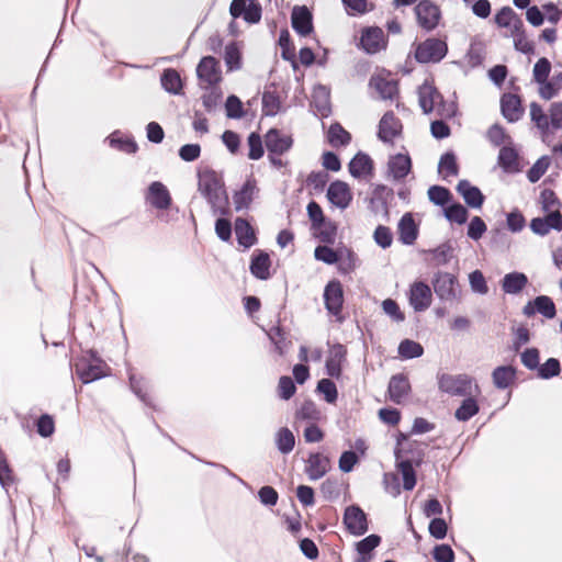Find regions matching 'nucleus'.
<instances>
[{
	"mask_svg": "<svg viewBox=\"0 0 562 562\" xmlns=\"http://www.w3.org/2000/svg\"><path fill=\"white\" fill-rule=\"evenodd\" d=\"M271 260L270 256L265 251H259L252 256L250 262V272L260 280L270 278Z\"/></svg>",
	"mask_w": 562,
	"mask_h": 562,
	"instance_id": "obj_29",
	"label": "nucleus"
},
{
	"mask_svg": "<svg viewBox=\"0 0 562 562\" xmlns=\"http://www.w3.org/2000/svg\"><path fill=\"white\" fill-rule=\"evenodd\" d=\"M457 191L463 196L465 203L479 209L484 202V195L477 187L471 186L468 180H461L457 186Z\"/></svg>",
	"mask_w": 562,
	"mask_h": 562,
	"instance_id": "obj_27",
	"label": "nucleus"
},
{
	"mask_svg": "<svg viewBox=\"0 0 562 562\" xmlns=\"http://www.w3.org/2000/svg\"><path fill=\"white\" fill-rule=\"evenodd\" d=\"M344 524L347 530L355 536H361L368 531L367 515L358 506H349L346 508Z\"/></svg>",
	"mask_w": 562,
	"mask_h": 562,
	"instance_id": "obj_15",
	"label": "nucleus"
},
{
	"mask_svg": "<svg viewBox=\"0 0 562 562\" xmlns=\"http://www.w3.org/2000/svg\"><path fill=\"white\" fill-rule=\"evenodd\" d=\"M369 85L384 100H394L398 97V81L392 78L391 72L385 69L373 74Z\"/></svg>",
	"mask_w": 562,
	"mask_h": 562,
	"instance_id": "obj_5",
	"label": "nucleus"
},
{
	"mask_svg": "<svg viewBox=\"0 0 562 562\" xmlns=\"http://www.w3.org/2000/svg\"><path fill=\"white\" fill-rule=\"evenodd\" d=\"M389 172L394 180L404 179L412 169V160L408 155L397 154L392 156L387 164Z\"/></svg>",
	"mask_w": 562,
	"mask_h": 562,
	"instance_id": "obj_26",
	"label": "nucleus"
},
{
	"mask_svg": "<svg viewBox=\"0 0 562 562\" xmlns=\"http://www.w3.org/2000/svg\"><path fill=\"white\" fill-rule=\"evenodd\" d=\"M403 130L402 122L392 111L384 113L379 123L378 137L384 143H393Z\"/></svg>",
	"mask_w": 562,
	"mask_h": 562,
	"instance_id": "obj_16",
	"label": "nucleus"
},
{
	"mask_svg": "<svg viewBox=\"0 0 562 562\" xmlns=\"http://www.w3.org/2000/svg\"><path fill=\"white\" fill-rule=\"evenodd\" d=\"M448 54L446 40L428 37L418 43L414 49V58L419 64H437Z\"/></svg>",
	"mask_w": 562,
	"mask_h": 562,
	"instance_id": "obj_2",
	"label": "nucleus"
},
{
	"mask_svg": "<svg viewBox=\"0 0 562 562\" xmlns=\"http://www.w3.org/2000/svg\"><path fill=\"white\" fill-rule=\"evenodd\" d=\"M327 138L333 147L346 146L351 140V135L339 123L329 126Z\"/></svg>",
	"mask_w": 562,
	"mask_h": 562,
	"instance_id": "obj_37",
	"label": "nucleus"
},
{
	"mask_svg": "<svg viewBox=\"0 0 562 562\" xmlns=\"http://www.w3.org/2000/svg\"><path fill=\"white\" fill-rule=\"evenodd\" d=\"M531 231L540 236L550 233L551 229L562 231V214L560 211H554L547 214L544 217H536L530 222Z\"/></svg>",
	"mask_w": 562,
	"mask_h": 562,
	"instance_id": "obj_19",
	"label": "nucleus"
},
{
	"mask_svg": "<svg viewBox=\"0 0 562 562\" xmlns=\"http://www.w3.org/2000/svg\"><path fill=\"white\" fill-rule=\"evenodd\" d=\"M562 89V72L549 78L539 87V95L544 100H550Z\"/></svg>",
	"mask_w": 562,
	"mask_h": 562,
	"instance_id": "obj_38",
	"label": "nucleus"
},
{
	"mask_svg": "<svg viewBox=\"0 0 562 562\" xmlns=\"http://www.w3.org/2000/svg\"><path fill=\"white\" fill-rule=\"evenodd\" d=\"M381 543V537L378 535H370L364 539L357 542L356 549L359 554H370Z\"/></svg>",
	"mask_w": 562,
	"mask_h": 562,
	"instance_id": "obj_63",
	"label": "nucleus"
},
{
	"mask_svg": "<svg viewBox=\"0 0 562 562\" xmlns=\"http://www.w3.org/2000/svg\"><path fill=\"white\" fill-rule=\"evenodd\" d=\"M428 198L436 205H445L451 200L452 195L447 188L432 186L428 189Z\"/></svg>",
	"mask_w": 562,
	"mask_h": 562,
	"instance_id": "obj_57",
	"label": "nucleus"
},
{
	"mask_svg": "<svg viewBox=\"0 0 562 562\" xmlns=\"http://www.w3.org/2000/svg\"><path fill=\"white\" fill-rule=\"evenodd\" d=\"M198 77L209 87L216 86L222 80V71L218 60L213 56L203 57L196 68Z\"/></svg>",
	"mask_w": 562,
	"mask_h": 562,
	"instance_id": "obj_10",
	"label": "nucleus"
},
{
	"mask_svg": "<svg viewBox=\"0 0 562 562\" xmlns=\"http://www.w3.org/2000/svg\"><path fill=\"white\" fill-rule=\"evenodd\" d=\"M440 101L441 93L436 88L427 86L420 89L419 104L425 113H432Z\"/></svg>",
	"mask_w": 562,
	"mask_h": 562,
	"instance_id": "obj_33",
	"label": "nucleus"
},
{
	"mask_svg": "<svg viewBox=\"0 0 562 562\" xmlns=\"http://www.w3.org/2000/svg\"><path fill=\"white\" fill-rule=\"evenodd\" d=\"M419 234L418 225L416 224L412 213H405L397 224L398 240L403 245L415 244Z\"/></svg>",
	"mask_w": 562,
	"mask_h": 562,
	"instance_id": "obj_22",
	"label": "nucleus"
},
{
	"mask_svg": "<svg viewBox=\"0 0 562 562\" xmlns=\"http://www.w3.org/2000/svg\"><path fill=\"white\" fill-rule=\"evenodd\" d=\"M498 165L507 172H515L519 169L517 150L512 146H503L498 154Z\"/></svg>",
	"mask_w": 562,
	"mask_h": 562,
	"instance_id": "obj_34",
	"label": "nucleus"
},
{
	"mask_svg": "<svg viewBox=\"0 0 562 562\" xmlns=\"http://www.w3.org/2000/svg\"><path fill=\"white\" fill-rule=\"evenodd\" d=\"M235 234L238 244L245 248H250L257 243L254 227L243 217H237L235 221Z\"/></svg>",
	"mask_w": 562,
	"mask_h": 562,
	"instance_id": "obj_25",
	"label": "nucleus"
},
{
	"mask_svg": "<svg viewBox=\"0 0 562 562\" xmlns=\"http://www.w3.org/2000/svg\"><path fill=\"white\" fill-rule=\"evenodd\" d=\"M408 300L416 312L426 311L432 302L430 286L422 281L414 282L409 289Z\"/></svg>",
	"mask_w": 562,
	"mask_h": 562,
	"instance_id": "obj_12",
	"label": "nucleus"
},
{
	"mask_svg": "<svg viewBox=\"0 0 562 562\" xmlns=\"http://www.w3.org/2000/svg\"><path fill=\"white\" fill-rule=\"evenodd\" d=\"M265 143L269 154L281 156L292 147L293 138L280 130L271 128L265 135Z\"/></svg>",
	"mask_w": 562,
	"mask_h": 562,
	"instance_id": "obj_14",
	"label": "nucleus"
},
{
	"mask_svg": "<svg viewBox=\"0 0 562 562\" xmlns=\"http://www.w3.org/2000/svg\"><path fill=\"white\" fill-rule=\"evenodd\" d=\"M110 145L126 154H135L138 150V145L132 137H115L112 135Z\"/></svg>",
	"mask_w": 562,
	"mask_h": 562,
	"instance_id": "obj_55",
	"label": "nucleus"
},
{
	"mask_svg": "<svg viewBox=\"0 0 562 562\" xmlns=\"http://www.w3.org/2000/svg\"><path fill=\"white\" fill-rule=\"evenodd\" d=\"M330 469V460L321 453H311L306 463V473L311 480L323 477Z\"/></svg>",
	"mask_w": 562,
	"mask_h": 562,
	"instance_id": "obj_24",
	"label": "nucleus"
},
{
	"mask_svg": "<svg viewBox=\"0 0 562 562\" xmlns=\"http://www.w3.org/2000/svg\"><path fill=\"white\" fill-rule=\"evenodd\" d=\"M279 45L281 47V57L284 60L295 63V46L291 40L288 30H282L279 36Z\"/></svg>",
	"mask_w": 562,
	"mask_h": 562,
	"instance_id": "obj_44",
	"label": "nucleus"
},
{
	"mask_svg": "<svg viewBox=\"0 0 562 562\" xmlns=\"http://www.w3.org/2000/svg\"><path fill=\"white\" fill-rule=\"evenodd\" d=\"M281 108L279 94L276 90H266L262 93V113L267 116L276 115Z\"/></svg>",
	"mask_w": 562,
	"mask_h": 562,
	"instance_id": "obj_42",
	"label": "nucleus"
},
{
	"mask_svg": "<svg viewBox=\"0 0 562 562\" xmlns=\"http://www.w3.org/2000/svg\"><path fill=\"white\" fill-rule=\"evenodd\" d=\"M291 22L293 30L301 36H307L313 32V16L305 5L294 7Z\"/></svg>",
	"mask_w": 562,
	"mask_h": 562,
	"instance_id": "obj_21",
	"label": "nucleus"
},
{
	"mask_svg": "<svg viewBox=\"0 0 562 562\" xmlns=\"http://www.w3.org/2000/svg\"><path fill=\"white\" fill-rule=\"evenodd\" d=\"M493 21L498 29L507 30L508 36H513L525 27L521 18L508 5L499 9Z\"/></svg>",
	"mask_w": 562,
	"mask_h": 562,
	"instance_id": "obj_9",
	"label": "nucleus"
},
{
	"mask_svg": "<svg viewBox=\"0 0 562 562\" xmlns=\"http://www.w3.org/2000/svg\"><path fill=\"white\" fill-rule=\"evenodd\" d=\"M540 202L542 209L548 214L554 211H560V202L555 192L551 189H544L540 194Z\"/></svg>",
	"mask_w": 562,
	"mask_h": 562,
	"instance_id": "obj_53",
	"label": "nucleus"
},
{
	"mask_svg": "<svg viewBox=\"0 0 562 562\" xmlns=\"http://www.w3.org/2000/svg\"><path fill=\"white\" fill-rule=\"evenodd\" d=\"M229 13L234 19L241 16L247 23L256 24L261 20V5L257 0H233Z\"/></svg>",
	"mask_w": 562,
	"mask_h": 562,
	"instance_id": "obj_7",
	"label": "nucleus"
},
{
	"mask_svg": "<svg viewBox=\"0 0 562 562\" xmlns=\"http://www.w3.org/2000/svg\"><path fill=\"white\" fill-rule=\"evenodd\" d=\"M374 241L382 248H389L393 243V235L391 228L384 225H379L373 233Z\"/></svg>",
	"mask_w": 562,
	"mask_h": 562,
	"instance_id": "obj_62",
	"label": "nucleus"
},
{
	"mask_svg": "<svg viewBox=\"0 0 562 562\" xmlns=\"http://www.w3.org/2000/svg\"><path fill=\"white\" fill-rule=\"evenodd\" d=\"M256 190V181L254 179H248L243 184L241 189L237 191L233 196L235 209L237 211L247 209L254 200Z\"/></svg>",
	"mask_w": 562,
	"mask_h": 562,
	"instance_id": "obj_31",
	"label": "nucleus"
},
{
	"mask_svg": "<svg viewBox=\"0 0 562 562\" xmlns=\"http://www.w3.org/2000/svg\"><path fill=\"white\" fill-rule=\"evenodd\" d=\"M317 390L324 395L327 403H335L338 397L336 384L329 379H322L317 383Z\"/></svg>",
	"mask_w": 562,
	"mask_h": 562,
	"instance_id": "obj_60",
	"label": "nucleus"
},
{
	"mask_svg": "<svg viewBox=\"0 0 562 562\" xmlns=\"http://www.w3.org/2000/svg\"><path fill=\"white\" fill-rule=\"evenodd\" d=\"M430 252L432 255L431 259L434 265L439 267L447 265L450 261L453 249L450 245L443 244L438 246L436 249L430 250Z\"/></svg>",
	"mask_w": 562,
	"mask_h": 562,
	"instance_id": "obj_59",
	"label": "nucleus"
},
{
	"mask_svg": "<svg viewBox=\"0 0 562 562\" xmlns=\"http://www.w3.org/2000/svg\"><path fill=\"white\" fill-rule=\"evenodd\" d=\"M494 385L504 390L509 387L516 379V369L513 366H501L494 369L492 373Z\"/></svg>",
	"mask_w": 562,
	"mask_h": 562,
	"instance_id": "obj_32",
	"label": "nucleus"
},
{
	"mask_svg": "<svg viewBox=\"0 0 562 562\" xmlns=\"http://www.w3.org/2000/svg\"><path fill=\"white\" fill-rule=\"evenodd\" d=\"M294 418L295 423L303 420L313 424L321 419V411L312 401H305L296 411Z\"/></svg>",
	"mask_w": 562,
	"mask_h": 562,
	"instance_id": "obj_36",
	"label": "nucleus"
},
{
	"mask_svg": "<svg viewBox=\"0 0 562 562\" xmlns=\"http://www.w3.org/2000/svg\"><path fill=\"white\" fill-rule=\"evenodd\" d=\"M199 190L210 201L218 196L222 189V180L218 175L210 168L199 171Z\"/></svg>",
	"mask_w": 562,
	"mask_h": 562,
	"instance_id": "obj_11",
	"label": "nucleus"
},
{
	"mask_svg": "<svg viewBox=\"0 0 562 562\" xmlns=\"http://www.w3.org/2000/svg\"><path fill=\"white\" fill-rule=\"evenodd\" d=\"M561 372L560 361L555 358H549L538 368V376L544 380L559 375Z\"/></svg>",
	"mask_w": 562,
	"mask_h": 562,
	"instance_id": "obj_52",
	"label": "nucleus"
},
{
	"mask_svg": "<svg viewBox=\"0 0 562 562\" xmlns=\"http://www.w3.org/2000/svg\"><path fill=\"white\" fill-rule=\"evenodd\" d=\"M501 111L508 122L519 121L525 113L520 97L510 92L504 93L501 98Z\"/></svg>",
	"mask_w": 562,
	"mask_h": 562,
	"instance_id": "obj_18",
	"label": "nucleus"
},
{
	"mask_svg": "<svg viewBox=\"0 0 562 562\" xmlns=\"http://www.w3.org/2000/svg\"><path fill=\"white\" fill-rule=\"evenodd\" d=\"M36 431L42 437H49L55 431V420L53 416L43 414L36 422Z\"/></svg>",
	"mask_w": 562,
	"mask_h": 562,
	"instance_id": "obj_61",
	"label": "nucleus"
},
{
	"mask_svg": "<svg viewBox=\"0 0 562 562\" xmlns=\"http://www.w3.org/2000/svg\"><path fill=\"white\" fill-rule=\"evenodd\" d=\"M536 311L546 318L552 319L557 315L553 300L547 295H539L535 299Z\"/></svg>",
	"mask_w": 562,
	"mask_h": 562,
	"instance_id": "obj_46",
	"label": "nucleus"
},
{
	"mask_svg": "<svg viewBox=\"0 0 562 562\" xmlns=\"http://www.w3.org/2000/svg\"><path fill=\"white\" fill-rule=\"evenodd\" d=\"M327 199L339 209H347L352 201V192L348 183L336 180L327 189Z\"/></svg>",
	"mask_w": 562,
	"mask_h": 562,
	"instance_id": "obj_17",
	"label": "nucleus"
},
{
	"mask_svg": "<svg viewBox=\"0 0 562 562\" xmlns=\"http://www.w3.org/2000/svg\"><path fill=\"white\" fill-rule=\"evenodd\" d=\"M162 87L171 93H179L182 90V81L179 72L176 69L169 68L162 72L161 76Z\"/></svg>",
	"mask_w": 562,
	"mask_h": 562,
	"instance_id": "obj_41",
	"label": "nucleus"
},
{
	"mask_svg": "<svg viewBox=\"0 0 562 562\" xmlns=\"http://www.w3.org/2000/svg\"><path fill=\"white\" fill-rule=\"evenodd\" d=\"M439 171L443 175L445 178L458 175L459 167L456 156L452 153H446L441 156L439 161Z\"/></svg>",
	"mask_w": 562,
	"mask_h": 562,
	"instance_id": "obj_48",
	"label": "nucleus"
},
{
	"mask_svg": "<svg viewBox=\"0 0 562 562\" xmlns=\"http://www.w3.org/2000/svg\"><path fill=\"white\" fill-rule=\"evenodd\" d=\"M389 396L395 404H401L411 392L408 378L404 374L393 375L389 383Z\"/></svg>",
	"mask_w": 562,
	"mask_h": 562,
	"instance_id": "obj_23",
	"label": "nucleus"
},
{
	"mask_svg": "<svg viewBox=\"0 0 562 562\" xmlns=\"http://www.w3.org/2000/svg\"><path fill=\"white\" fill-rule=\"evenodd\" d=\"M317 238L325 244H333L337 236V226L334 222L324 220L318 226L313 227Z\"/></svg>",
	"mask_w": 562,
	"mask_h": 562,
	"instance_id": "obj_39",
	"label": "nucleus"
},
{
	"mask_svg": "<svg viewBox=\"0 0 562 562\" xmlns=\"http://www.w3.org/2000/svg\"><path fill=\"white\" fill-rule=\"evenodd\" d=\"M486 137L491 144L498 147L510 140V136L499 124H493L486 132Z\"/></svg>",
	"mask_w": 562,
	"mask_h": 562,
	"instance_id": "obj_49",
	"label": "nucleus"
},
{
	"mask_svg": "<svg viewBox=\"0 0 562 562\" xmlns=\"http://www.w3.org/2000/svg\"><path fill=\"white\" fill-rule=\"evenodd\" d=\"M424 347L414 340L404 339L398 345V355L403 359H413L423 356Z\"/></svg>",
	"mask_w": 562,
	"mask_h": 562,
	"instance_id": "obj_43",
	"label": "nucleus"
},
{
	"mask_svg": "<svg viewBox=\"0 0 562 562\" xmlns=\"http://www.w3.org/2000/svg\"><path fill=\"white\" fill-rule=\"evenodd\" d=\"M467 396L468 397L462 401L461 405L457 408L454 413V417L459 422H468L473 416H475L480 411V406L477 404V401L475 400L476 395Z\"/></svg>",
	"mask_w": 562,
	"mask_h": 562,
	"instance_id": "obj_35",
	"label": "nucleus"
},
{
	"mask_svg": "<svg viewBox=\"0 0 562 562\" xmlns=\"http://www.w3.org/2000/svg\"><path fill=\"white\" fill-rule=\"evenodd\" d=\"M349 172L355 178L366 177L372 173L373 161L369 155L358 153L349 162Z\"/></svg>",
	"mask_w": 562,
	"mask_h": 562,
	"instance_id": "obj_28",
	"label": "nucleus"
},
{
	"mask_svg": "<svg viewBox=\"0 0 562 562\" xmlns=\"http://www.w3.org/2000/svg\"><path fill=\"white\" fill-rule=\"evenodd\" d=\"M324 304L327 312L341 323L345 319L344 310V288L339 280L329 281L324 289Z\"/></svg>",
	"mask_w": 562,
	"mask_h": 562,
	"instance_id": "obj_4",
	"label": "nucleus"
},
{
	"mask_svg": "<svg viewBox=\"0 0 562 562\" xmlns=\"http://www.w3.org/2000/svg\"><path fill=\"white\" fill-rule=\"evenodd\" d=\"M435 293L441 299L451 301L457 297L458 280L448 272H438L432 281Z\"/></svg>",
	"mask_w": 562,
	"mask_h": 562,
	"instance_id": "obj_13",
	"label": "nucleus"
},
{
	"mask_svg": "<svg viewBox=\"0 0 562 562\" xmlns=\"http://www.w3.org/2000/svg\"><path fill=\"white\" fill-rule=\"evenodd\" d=\"M445 215L450 222L464 224L468 220V210L460 203H454L445 210Z\"/></svg>",
	"mask_w": 562,
	"mask_h": 562,
	"instance_id": "obj_56",
	"label": "nucleus"
},
{
	"mask_svg": "<svg viewBox=\"0 0 562 562\" xmlns=\"http://www.w3.org/2000/svg\"><path fill=\"white\" fill-rule=\"evenodd\" d=\"M146 201L157 210H167L171 205L172 199L164 183L154 181L148 187Z\"/></svg>",
	"mask_w": 562,
	"mask_h": 562,
	"instance_id": "obj_20",
	"label": "nucleus"
},
{
	"mask_svg": "<svg viewBox=\"0 0 562 562\" xmlns=\"http://www.w3.org/2000/svg\"><path fill=\"white\" fill-rule=\"evenodd\" d=\"M76 371L83 383H90L94 380L106 376L110 372V367L105 361L92 357L89 361H80L76 366Z\"/></svg>",
	"mask_w": 562,
	"mask_h": 562,
	"instance_id": "obj_6",
	"label": "nucleus"
},
{
	"mask_svg": "<svg viewBox=\"0 0 562 562\" xmlns=\"http://www.w3.org/2000/svg\"><path fill=\"white\" fill-rule=\"evenodd\" d=\"M414 12L417 25L425 32L436 30L442 19L440 7L431 0H420L414 8Z\"/></svg>",
	"mask_w": 562,
	"mask_h": 562,
	"instance_id": "obj_3",
	"label": "nucleus"
},
{
	"mask_svg": "<svg viewBox=\"0 0 562 562\" xmlns=\"http://www.w3.org/2000/svg\"><path fill=\"white\" fill-rule=\"evenodd\" d=\"M528 284V278L522 272H510L502 280V290L507 294H518Z\"/></svg>",
	"mask_w": 562,
	"mask_h": 562,
	"instance_id": "obj_30",
	"label": "nucleus"
},
{
	"mask_svg": "<svg viewBox=\"0 0 562 562\" xmlns=\"http://www.w3.org/2000/svg\"><path fill=\"white\" fill-rule=\"evenodd\" d=\"M436 562H454V552L448 544H437L432 550Z\"/></svg>",
	"mask_w": 562,
	"mask_h": 562,
	"instance_id": "obj_64",
	"label": "nucleus"
},
{
	"mask_svg": "<svg viewBox=\"0 0 562 562\" xmlns=\"http://www.w3.org/2000/svg\"><path fill=\"white\" fill-rule=\"evenodd\" d=\"M247 143L249 147L248 158L251 160L260 159L265 153L260 135L256 132L250 133Z\"/></svg>",
	"mask_w": 562,
	"mask_h": 562,
	"instance_id": "obj_54",
	"label": "nucleus"
},
{
	"mask_svg": "<svg viewBox=\"0 0 562 562\" xmlns=\"http://www.w3.org/2000/svg\"><path fill=\"white\" fill-rule=\"evenodd\" d=\"M530 117L536 126L546 133L549 130V115L544 113L537 102L530 104Z\"/></svg>",
	"mask_w": 562,
	"mask_h": 562,
	"instance_id": "obj_47",
	"label": "nucleus"
},
{
	"mask_svg": "<svg viewBox=\"0 0 562 562\" xmlns=\"http://www.w3.org/2000/svg\"><path fill=\"white\" fill-rule=\"evenodd\" d=\"M360 47L370 55L384 49L386 47V40L382 29L378 26L364 27L361 32Z\"/></svg>",
	"mask_w": 562,
	"mask_h": 562,
	"instance_id": "obj_8",
	"label": "nucleus"
},
{
	"mask_svg": "<svg viewBox=\"0 0 562 562\" xmlns=\"http://www.w3.org/2000/svg\"><path fill=\"white\" fill-rule=\"evenodd\" d=\"M551 71V63L546 57H541L533 66L532 76L533 80L541 86L548 78Z\"/></svg>",
	"mask_w": 562,
	"mask_h": 562,
	"instance_id": "obj_51",
	"label": "nucleus"
},
{
	"mask_svg": "<svg viewBox=\"0 0 562 562\" xmlns=\"http://www.w3.org/2000/svg\"><path fill=\"white\" fill-rule=\"evenodd\" d=\"M349 15H362L373 9L368 0H341Z\"/></svg>",
	"mask_w": 562,
	"mask_h": 562,
	"instance_id": "obj_58",
	"label": "nucleus"
},
{
	"mask_svg": "<svg viewBox=\"0 0 562 562\" xmlns=\"http://www.w3.org/2000/svg\"><path fill=\"white\" fill-rule=\"evenodd\" d=\"M224 59L228 70H237L241 67V53L235 42L225 47Z\"/></svg>",
	"mask_w": 562,
	"mask_h": 562,
	"instance_id": "obj_45",
	"label": "nucleus"
},
{
	"mask_svg": "<svg viewBox=\"0 0 562 562\" xmlns=\"http://www.w3.org/2000/svg\"><path fill=\"white\" fill-rule=\"evenodd\" d=\"M438 387L441 392L458 396L479 395L481 393L480 386L468 374L442 373L438 376Z\"/></svg>",
	"mask_w": 562,
	"mask_h": 562,
	"instance_id": "obj_1",
	"label": "nucleus"
},
{
	"mask_svg": "<svg viewBox=\"0 0 562 562\" xmlns=\"http://www.w3.org/2000/svg\"><path fill=\"white\" fill-rule=\"evenodd\" d=\"M15 481L13 470L11 469L5 453L0 450V484L3 487L11 486Z\"/></svg>",
	"mask_w": 562,
	"mask_h": 562,
	"instance_id": "obj_50",
	"label": "nucleus"
},
{
	"mask_svg": "<svg viewBox=\"0 0 562 562\" xmlns=\"http://www.w3.org/2000/svg\"><path fill=\"white\" fill-rule=\"evenodd\" d=\"M276 443L281 453H290L295 446V437L288 427H282L276 435Z\"/></svg>",
	"mask_w": 562,
	"mask_h": 562,
	"instance_id": "obj_40",
	"label": "nucleus"
}]
</instances>
